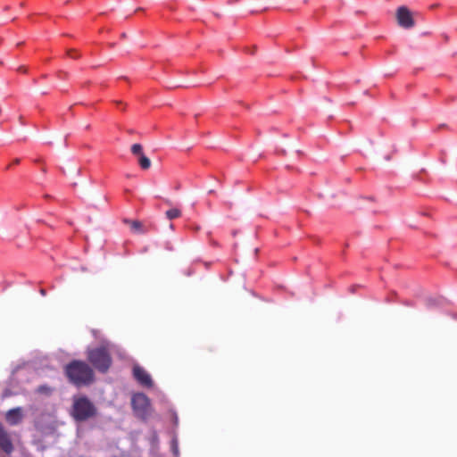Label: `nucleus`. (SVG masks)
<instances>
[{"label": "nucleus", "instance_id": "f257e3e1", "mask_svg": "<svg viewBox=\"0 0 457 457\" xmlns=\"http://www.w3.org/2000/svg\"><path fill=\"white\" fill-rule=\"evenodd\" d=\"M68 380L76 386H88L95 380L93 369L85 361L74 360L64 367Z\"/></svg>", "mask_w": 457, "mask_h": 457}, {"label": "nucleus", "instance_id": "f03ea898", "mask_svg": "<svg viewBox=\"0 0 457 457\" xmlns=\"http://www.w3.org/2000/svg\"><path fill=\"white\" fill-rule=\"evenodd\" d=\"M88 362L99 372L106 373L112 364L111 345L103 343L100 346L88 349L87 352Z\"/></svg>", "mask_w": 457, "mask_h": 457}, {"label": "nucleus", "instance_id": "7ed1b4c3", "mask_svg": "<svg viewBox=\"0 0 457 457\" xmlns=\"http://www.w3.org/2000/svg\"><path fill=\"white\" fill-rule=\"evenodd\" d=\"M71 414L76 421L82 422L96 417L97 409L88 397L81 395L73 398Z\"/></svg>", "mask_w": 457, "mask_h": 457}, {"label": "nucleus", "instance_id": "20e7f679", "mask_svg": "<svg viewBox=\"0 0 457 457\" xmlns=\"http://www.w3.org/2000/svg\"><path fill=\"white\" fill-rule=\"evenodd\" d=\"M396 20L398 25L403 29H411L415 24L412 14L406 6H400L396 10Z\"/></svg>", "mask_w": 457, "mask_h": 457}, {"label": "nucleus", "instance_id": "39448f33", "mask_svg": "<svg viewBox=\"0 0 457 457\" xmlns=\"http://www.w3.org/2000/svg\"><path fill=\"white\" fill-rule=\"evenodd\" d=\"M131 404L136 412L144 415L148 410L150 401L145 394L137 393L132 396Z\"/></svg>", "mask_w": 457, "mask_h": 457}, {"label": "nucleus", "instance_id": "423d86ee", "mask_svg": "<svg viewBox=\"0 0 457 457\" xmlns=\"http://www.w3.org/2000/svg\"><path fill=\"white\" fill-rule=\"evenodd\" d=\"M134 378L143 386L150 388L154 386L150 374L141 366L136 364L132 370Z\"/></svg>", "mask_w": 457, "mask_h": 457}, {"label": "nucleus", "instance_id": "0eeeda50", "mask_svg": "<svg viewBox=\"0 0 457 457\" xmlns=\"http://www.w3.org/2000/svg\"><path fill=\"white\" fill-rule=\"evenodd\" d=\"M0 448L7 454H10L13 451V445L10 438V436L1 422H0Z\"/></svg>", "mask_w": 457, "mask_h": 457}, {"label": "nucleus", "instance_id": "6e6552de", "mask_svg": "<svg viewBox=\"0 0 457 457\" xmlns=\"http://www.w3.org/2000/svg\"><path fill=\"white\" fill-rule=\"evenodd\" d=\"M23 411L21 407L10 409L5 413V420L12 426L18 425L23 419Z\"/></svg>", "mask_w": 457, "mask_h": 457}, {"label": "nucleus", "instance_id": "1a4fd4ad", "mask_svg": "<svg viewBox=\"0 0 457 457\" xmlns=\"http://www.w3.org/2000/svg\"><path fill=\"white\" fill-rule=\"evenodd\" d=\"M123 222L129 227L130 230L133 233H137V234H144V233H145V229L144 228V225L139 220H129V219H124Z\"/></svg>", "mask_w": 457, "mask_h": 457}, {"label": "nucleus", "instance_id": "9d476101", "mask_svg": "<svg viewBox=\"0 0 457 457\" xmlns=\"http://www.w3.org/2000/svg\"><path fill=\"white\" fill-rule=\"evenodd\" d=\"M182 212L179 208H171L165 212L166 218L170 220L179 218Z\"/></svg>", "mask_w": 457, "mask_h": 457}, {"label": "nucleus", "instance_id": "9b49d317", "mask_svg": "<svg viewBox=\"0 0 457 457\" xmlns=\"http://www.w3.org/2000/svg\"><path fill=\"white\" fill-rule=\"evenodd\" d=\"M137 162H138L140 168L143 170H148L151 167L150 159L147 156H145L144 154L138 157Z\"/></svg>", "mask_w": 457, "mask_h": 457}, {"label": "nucleus", "instance_id": "f8f14e48", "mask_svg": "<svg viewBox=\"0 0 457 457\" xmlns=\"http://www.w3.org/2000/svg\"><path fill=\"white\" fill-rule=\"evenodd\" d=\"M130 150H131L132 154L135 155V156H137V158L139 156H141V154H144L143 153V146L140 144H134V145H132Z\"/></svg>", "mask_w": 457, "mask_h": 457}, {"label": "nucleus", "instance_id": "ddd939ff", "mask_svg": "<svg viewBox=\"0 0 457 457\" xmlns=\"http://www.w3.org/2000/svg\"><path fill=\"white\" fill-rule=\"evenodd\" d=\"M36 391L38 394L49 395L53 390L50 386H48L46 385H43V386H39Z\"/></svg>", "mask_w": 457, "mask_h": 457}, {"label": "nucleus", "instance_id": "4468645a", "mask_svg": "<svg viewBox=\"0 0 457 457\" xmlns=\"http://www.w3.org/2000/svg\"><path fill=\"white\" fill-rule=\"evenodd\" d=\"M67 55L71 58L77 59L79 57V54L74 49H70L67 51Z\"/></svg>", "mask_w": 457, "mask_h": 457}, {"label": "nucleus", "instance_id": "2eb2a0df", "mask_svg": "<svg viewBox=\"0 0 457 457\" xmlns=\"http://www.w3.org/2000/svg\"><path fill=\"white\" fill-rule=\"evenodd\" d=\"M20 163V159H15L13 162H12V164L16 165V164H19Z\"/></svg>", "mask_w": 457, "mask_h": 457}, {"label": "nucleus", "instance_id": "dca6fc26", "mask_svg": "<svg viewBox=\"0 0 457 457\" xmlns=\"http://www.w3.org/2000/svg\"><path fill=\"white\" fill-rule=\"evenodd\" d=\"M116 104H118V106H120V105H121V104H122L121 102H120V101H117V102H116Z\"/></svg>", "mask_w": 457, "mask_h": 457}, {"label": "nucleus", "instance_id": "f3484780", "mask_svg": "<svg viewBox=\"0 0 457 457\" xmlns=\"http://www.w3.org/2000/svg\"><path fill=\"white\" fill-rule=\"evenodd\" d=\"M40 293H41L43 295H46V291H45L44 289H41V290H40Z\"/></svg>", "mask_w": 457, "mask_h": 457}, {"label": "nucleus", "instance_id": "a211bd4d", "mask_svg": "<svg viewBox=\"0 0 457 457\" xmlns=\"http://www.w3.org/2000/svg\"><path fill=\"white\" fill-rule=\"evenodd\" d=\"M165 203H166L167 204H169V205H170V204H171V203H170V200H165Z\"/></svg>", "mask_w": 457, "mask_h": 457}, {"label": "nucleus", "instance_id": "6ab92c4d", "mask_svg": "<svg viewBox=\"0 0 457 457\" xmlns=\"http://www.w3.org/2000/svg\"><path fill=\"white\" fill-rule=\"evenodd\" d=\"M121 37H123V38L126 37V34L125 33L121 34Z\"/></svg>", "mask_w": 457, "mask_h": 457}, {"label": "nucleus", "instance_id": "aec40b11", "mask_svg": "<svg viewBox=\"0 0 457 457\" xmlns=\"http://www.w3.org/2000/svg\"><path fill=\"white\" fill-rule=\"evenodd\" d=\"M209 193L212 194V193H214V190L212 189V190L209 191Z\"/></svg>", "mask_w": 457, "mask_h": 457}]
</instances>
